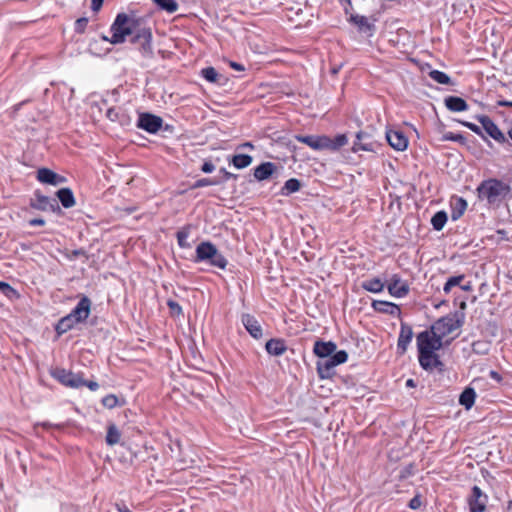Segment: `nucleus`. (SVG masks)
I'll return each instance as SVG.
<instances>
[{
	"label": "nucleus",
	"mask_w": 512,
	"mask_h": 512,
	"mask_svg": "<svg viewBox=\"0 0 512 512\" xmlns=\"http://www.w3.org/2000/svg\"><path fill=\"white\" fill-rule=\"evenodd\" d=\"M162 119L158 116L143 113L139 116L137 126L149 133H156L162 126Z\"/></svg>",
	"instance_id": "9d476101"
},
{
	"label": "nucleus",
	"mask_w": 512,
	"mask_h": 512,
	"mask_svg": "<svg viewBox=\"0 0 512 512\" xmlns=\"http://www.w3.org/2000/svg\"><path fill=\"white\" fill-rule=\"evenodd\" d=\"M462 124L469 128L470 130H472L473 132H475L476 134H481V129L477 125L470 122H462Z\"/></svg>",
	"instance_id": "49530a36"
},
{
	"label": "nucleus",
	"mask_w": 512,
	"mask_h": 512,
	"mask_svg": "<svg viewBox=\"0 0 512 512\" xmlns=\"http://www.w3.org/2000/svg\"><path fill=\"white\" fill-rule=\"evenodd\" d=\"M91 301L83 297L77 306L71 311L70 315L78 322L86 320L90 314Z\"/></svg>",
	"instance_id": "2eb2a0df"
},
{
	"label": "nucleus",
	"mask_w": 512,
	"mask_h": 512,
	"mask_svg": "<svg viewBox=\"0 0 512 512\" xmlns=\"http://www.w3.org/2000/svg\"><path fill=\"white\" fill-rule=\"evenodd\" d=\"M85 252L82 249L72 251L70 258H76L80 255H84Z\"/></svg>",
	"instance_id": "6e6d98bb"
},
{
	"label": "nucleus",
	"mask_w": 512,
	"mask_h": 512,
	"mask_svg": "<svg viewBox=\"0 0 512 512\" xmlns=\"http://www.w3.org/2000/svg\"><path fill=\"white\" fill-rule=\"evenodd\" d=\"M421 506V500L418 496H415L410 500L409 507L412 509H417Z\"/></svg>",
	"instance_id": "de8ad7c7"
},
{
	"label": "nucleus",
	"mask_w": 512,
	"mask_h": 512,
	"mask_svg": "<svg viewBox=\"0 0 512 512\" xmlns=\"http://www.w3.org/2000/svg\"><path fill=\"white\" fill-rule=\"evenodd\" d=\"M446 222L447 214L444 211L437 212L431 219L432 226L437 231L442 230Z\"/></svg>",
	"instance_id": "72a5a7b5"
},
{
	"label": "nucleus",
	"mask_w": 512,
	"mask_h": 512,
	"mask_svg": "<svg viewBox=\"0 0 512 512\" xmlns=\"http://www.w3.org/2000/svg\"><path fill=\"white\" fill-rule=\"evenodd\" d=\"M51 375L63 385L71 388H80L84 383V379L80 374L73 373L63 368L53 369Z\"/></svg>",
	"instance_id": "0eeeda50"
},
{
	"label": "nucleus",
	"mask_w": 512,
	"mask_h": 512,
	"mask_svg": "<svg viewBox=\"0 0 512 512\" xmlns=\"http://www.w3.org/2000/svg\"><path fill=\"white\" fill-rule=\"evenodd\" d=\"M491 378L495 379L496 381H500L501 377L496 371H490Z\"/></svg>",
	"instance_id": "052dcab7"
},
{
	"label": "nucleus",
	"mask_w": 512,
	"mask_h": 512,
	"mask_svg": "<svg viewBox=\"0 0 512 512\" xmlns=\"http://www.w3.org/2000/svg\"><path fill=\"white\" fill-rule=\"evenodd\" d=\"M443 139L462 142L464 140V137L461 134H454L452 132H448V133L444 134Z\"/></svg>",
	"instance_id": "a18cd8bd"
},
{
	"label": "nucleus",
	"mask_w": 512,
	"mask_h": 512,
	"mask_svg": "<svg viewBox=\"0 0 512 512\" xmlns=\"http://www.w3.org/2000/svg\"><path fill=\"white\" fill-rule=\"evenodd\" d=\"M120 431L117 429L115 425H110L108 427L107 436H106V442L108 445L113 446L115 444H118L120 441Z\"/></svg>",
	"instance_id": "473e14b6"
},
{
	"label": "nucleus",
	"mask_w": 512,
	"mask_h": 512,
	"mask_svg": "<svg viewBox=\"0 0 512 512\" xmlns=\"http://www.w3.org/2000/svg\"><path fill=\"white\" fill-rule=\"evenodd\" d=\"M487 503V496L482 493L478 486L472 489V495L469 499L470 512H483Z\"/></svg>",
	"instance_id": "ddd939ff"
},
{
	"label": "nucleus",
	"mask_w": 512,
	"mask_h": 512,
	"mask_svg": "<svg viewBox=\"0 0 512 512\" xmlns=\"http://www.w3.org/2000/svg\"><path fill=\"white\" fill-rule=\"evenodd\" d=\"M417 348L419 363L425 370L433 369L439 364L435 351L441 349L443 342L434 336L430 330H425L417 335Z\"/></svg>",
	"instance_id": "f257e3e1"
},
{
	"label": "nucleus",
	"mask_w": 512,
	"mask_h": 512,
	"mask_svg": "<svg viewBox=\"0 0 512 512\" xmlns=\"http://www.w3.org/2000/svg\"><path fill=\"white\" fill-rule=\"evenodd\" d=\"M142 28L134 18L119 14L111 27L112 36L109 41L112 44L123 43L127 36L131 35L133 38Z\"/></svg>",
	"instance_id": "7ed1b4c3"
},
{
	"label": "nucleus",
	"mask_w": 512,
	"mask_h": 512,
	"mask_svg": "<svg viewBox=\"0 0 512 512\" xmlns=\"http://www.w3.org/2000/svg\"><path fill=\"white\" fill-rule=\"evenodd\" d=\"M230 66L233 69L237 70V71H243L244 70V67L241 64L237 63V62H230Z\"/></svg>",
	"instance_id": "5fc2aeb1"
},
{
	"label": "nucleus",
	"mask_w": 512,
	"mask_h": 512,
	"mask_svg": "<svg viewBox=\"0 0 512 512\" xmlns=\"http://www.w3.org/2000/svg\"><path fill=\"white\" fill-rule=\"evenodd\" d=\"M357 142L353 145V151L358 152L359 150L372 151L373 145L371 142H363L367 138V134L364 132L357 133Z\"/></svg>",
	"instance_id": "c85d7f7f"
},
{
	"label": "nucleus",
	"mask_w": 512,
	"mask_h": 512,
	"mask_svg": "<svg viewBox=\"0 0 512 512\" xmlns=\"http://www.w3.org/2000/svg\"><path fill=\"white\" fill-rule=\"evenodd\" d=\"M479 121L482 124L486 133L490 137H492L495 141H497L499 143L508 142V140L506 139L504 134L501 132V130L498 128V126L488 116L479 117Z\"/></svg>",
	"instance_id": "9b49d317"
},
{
	"label": "nucleus",
	"mask_w": 512,
	"mask_h": 512,
	"mask_svg": "<svg viewBox=\"0 0 512 512\" xmlns=\"http://www.w3.org/2000/svg\"><path fill=\"white\" fill-rule=\"evenodd\" d=\"M195 262H206L219 269H225L227 260L211 242H201L196 248Z\"/></svg>",
	"instance_id": "39448f33"
},
{
	"label": "nucleus",
	"mask_w": 512,
	"mask_h": 512,
	"mask_svg": "<svg viewBox=\"0 0 512 512\" xmlns=\"http://www.w3.org/2000/svg\"><path fill=\"white\" fill-rule=\"evenodd\" d=\"M408 285L397 275H393L388 284V291L392 296L403 297L408 293Z\"/></svg>",
	"instance_id": "a211bd4d"
},
{
	"label": "nucleus",
	"mask_w": 512,
	"mask_h": 512,
	"mask_svg": "<svg viewBox=\"0 0 512 512\" xmlns=\"http://www.w3.org/2000/svg\"><path fill=\"white\" fill-rule=\"evenodd\" d=\"M458 327V322L453 317H443L431 326L430 331L443 342V339Z\"/></svg>",
	"instance_id": "6e6552de"
},
{
	"label": "nucleus",
	"mask_w": 512,
	"mask_h": 512,
	"mask_svg": "<svg viewBox=\"0 0 512 512\" xmlns=\"http://www.w3.org/2000/svg\"><path fill=\"white\" fill-rule=\"evenodd\" d=\"M57 197L65 208H71L75 205L74 195L69 188L58 190Z\"/></svg>",
	"instance_id": "393cba45"
},
{
	"label": "nucleus",
	"mask_w": 512,
	"mask_h": 512,
	"mask_svg": "<svg viewBox=\"0 0 512 512\" xmlns=\"http://www.w3.org/2000/svg\"><path fill=\"white\" fill-rule=\"evenodd\" d=\"M266 350L271 355L279 356L286 351V346L282 340L271 339L266 343Z\"/></svg>",
	"instance_id": "a878e982"
},
{
	"label": "nucleus",
	"mask_w": 512,
	"mask_h": 512,
	"mask_svg": "<svg viewBox=\"0 0 512 512\" xmlns=\"http://www.w3.org/2000/svg\"><path fill=\"white\" fill-rule=\"evenodd\" d=\"M88 23V19L87 18H79L76 22H75V30L79 33H83L85 28H86V25Z\"/></svg>",
	"instance_id": "37998d69"
},
{
	"label": "nucleus",
	"mask_w": 512,
	"mask_h": 512,
	"mask_svg": "<svg viewBox=\"0 0 512 512\" xmlns=\"http://www.w3.org/2000/svg\"><path fill=\"white\" fill-rule=\"evenodd\" d=\"M406 386H407V387H411V388L415 387V382H414V380H413V379H408V380L406 381Z\"/></svg>",
	"instance_id": "680f3d73"
},
{
	"label": "nucleus",
	"mask_w": 512,
	"mask_h": 512,
	"mask_svg": "<svg viewBox=\"0 0 512 512\" xmlns=\"http://www.w3.org/2000/svg\"><path fill=\"white\" fill-rule=\"evenodd\" d=\"M386 139L389 145L397 151H404L408 147L407 137L399 130H387Z\"/></svg>",
	"instance_id": "f8f14e48"
},
{
	"label": "nucleus",
	"mask_w": 512,
	"mask_h": 512,
	"mask_svg": "<svg viewBox=\"0 0 512 512\" xmlns=\"http://www.w3.org/2000/svg\"><path fill=\"white\" fill-rule=\"evenodd\" d=\"M37 179L45 184L58 186L66 181L65 177L53 172L48 168H41L37 171Z\"/></svg>",
	"instance_id": "4468645a"
},
{
	"label": "nucleus",
	"mask_w": 512,
	"mask_h": 512,
	"mask_svg": "<svg viewBox=\"0 0 512 512\" xmlns=\"http://www.w3.org/2000/svg\"><path fill=\"white\" fill-rule=\"evenodd\" d=\"M29 224L31 226H42L45 224V221H44V219H41V218H35V219L30 220Z\"/></svg>",
	"instance_id": "603ef678"
},
{
	"label": "nucleus",
	"mask_w": 512,
	"mask_h": 512,
	"mask_svg": "<svg viewBox=\"0 0 512 512\" xmlns=\"http://www.w3.org/2000/svg\"><path fill=\"white\" fill-rule=\"evenodd\" d=\"M348 354L344 350L337 351L333 356L322 358L317 362V371L321 378L332 376L333 369L347 361Z\"/></svg>",
	"instance_id": "423d86ee"
},
{
	"label": "nucleus",
	"mask_w": 512,
	"mask_h": 512,
	"mask_svg": "<svg viewBox=\"0 0 512 512\" xmlns=\"http://www.w3.org/2000/svg\"><path fill=\"white\" fill-rule=\"evenodd\" d=\"M347 6L345 7V12L348 14L349 9L352 8L351 0H346Z\"/></svg>",
	"instance_id": "e2e57ef3"
},
{
	"label": "nucleus",
	"mask_w": 512,
	"mask_h": 512,
	"mask_svg": "<svg viewBox=\"0 0 512 512\" xmlns=\"http://www.w3.org/2000/svg\"><path fill=\"white\" fill-rule=\"evenodd\" d=\"M242 323L252 337L255 339L262 337V328L255 317L250 314H244L242 316Z\"/></svg>",
	"instance_id": "6ab92c4d"
},
{
	"label": "nucleus",
	"mask_w": 512,
	"mask_h": 512,
	"mask_svg": "<svg viewBox=\"0 0 512 512\" xmlns=\"http://www.w3.org/2000/svg\"><path fill=\"white\" fill-rule=\"evenodd\" d=\"M152 34L150 29L142 28L139 29V32L131 39V41L135 44H139L140 52L145 58H151L153 55V50L151 46Z\"/></svg>",
	"instance_id": "1a4fd4ad"
},
{
	"label": "nucleus",
	"mask_w": 512,
	"mask_h": 512,
	"mask_svg": "<svg viewBox=\"0 0 512 512\" xmlns=\"http://www.w3.org/2000/svg\"><path fill=\"white\" fill-rule=\"evenodd\" d=\"M118 403V398L115 395H107L102 399V404L111 409L114 408Z\"/></svg>",
	"instance_id": "79ce46f5"
},
{
	"label": "nucleus",
	"mask_w": 512,
	"mask_h": 512,
	"mask_svg": "<svg viewBox=\"0 0 512 512\" xmlns=\"http://www.w3.org/2000/svg\"><path fill=\"white\" fill-rule=\"evenodd\" d=\"M215 169V166L211 163V162H205L203 165H202V168L201 170L204 172V173H211L213 172Z\"/></svg>",
	"instance_id": "09e8293b"
},
{
	"label": "nucleus",
	"mask_w": 512,
	"mask_h": 512,
	"mask_svg": "<svg viewBox=\"0 0 512 512\" xmlns=\"http://www.w3.org/2000/svg\"><path fill=\"white\" fill-rule=\"evenodd\" d=\"M373 308L376 311L387 313L390 315H398L400 313V308L391 302L387 301H374L372 304Z\"/></svg>",
	"instance_id": "5701e85b"
},
{
	"label": "nucleus",
	"mask_w": 512,
	"mask_h": 512,
	"mask_svg": "<svg viewBox=\"0 0 512 512\" xmlns=\"http://www.w3.org/2000/svg\"><path fill=\"white\" fill-rule=\"evenodd\" d=\"M362 287L373 293L381 292L384 288V284L378 278L368 279L362 283Z\"/></svg>",
	"instance_id": "7c9ffc66"
},
{
	"label": "nucleus",
	"mask_w": 512,
	"mask_h": 512,
	"mask_svg": "<svg viewBox=\"0 0 512 512\" xmlns=\"http://www.w3.org/2000/svg\"><path fill=\"white\" fill-rule=\"evenodd\" d=\"M83 386H87L91 391H96L99 388V384L95 381H85Z\"/></svg>",
	"instance_id": "8fccbe9b"
},
{
	"label": "nucleus",
	"mask_w": 512,
	"mask_h": 512,
	"mask_svg": "<svg viewBox=\"0 0 512 512\" xmlns=\"http://www.w3.org/2000/svg\"><path fill=\"white\" fill-rule=\"evenodd\" d=\"M32 206L35 209L43 211H55L56 209H59L58 203L55 199H51L40 194L35 195V199L32 201Z\"/></svg>",
	"instance_id": "f3484780"
},
{
	"label": "nucleus",
	"mask_w": 512,
	"mask_h": 512,
	"mask_svg": "<svg viewBox=\"0 0 512 512\" xmlns=\"http://www.w3.org/2000/svg\"><path fill=\"white\" fill-rule=\"evenodd\" d=\"M301 187L299 180L295 178H291L285 182L284 187L282 188L283 195H289L291 193L297 192Z\"/></svg>",
	"instance_id": "f704fd0d"
},
{
	"label": "nucleus",
	"mask_w": 512,
	"mask_h": 512,
	"mask_svg": "<svg viewBox=\"0 0 512 512\" xmlns=\"http://www.w3.org/2000/svg\"><path fill=\"white\" fill-rule=\"evenodd\" d=\"M463 279H464L463 275L450 277L444 285V288H443L444 292L449 293L453 287L460 285V283L462 282Z\"/></svg>",
	"instance_id": "ea45409f"
},
{
	"label": "nucleus",
	"mask_w": 512,
	"mask_h": 512,
	"mask_svg": "<svg viewBox=\"0 0 512 512\" xmlns=\"http://www.w3.org/2000/svg\"><path fill=\"white\" fill-rule=\"evenodd\" d=\"M167 305L170 309V313L173 316H180L183 314L181 306L174 300L169 299Z\"/></svg>",
	"instance_id": "a19ab883"
},
{
	"label": "nucleus",
	"mask_w": 512,
	"mask_h": 512,
	"mask_svg": "<svg viewBox=\"0 0 512 512\" xmlns=\"http://www.w3.org/2000/svg\"><path fill=\"white\" fill-rule=\"evenodd\" d=\"M446 107L453 112H462L468 109L466 101L460 97L449 96L445 98Z\"/></svg>",
	"instance_id": "4be33fe9"
},
{
	"label": "nucleus",
	"mask_w": 512,
	"mask_h": 512,
	"mask_svg": "<svg viewBox=\"0 0 512 512\" xmlns=\"http://www.w3.org/2000/svg\"><path fill=\"white\" fill-rule=\"evenodd\" d=\"M476 393L472 388H466L459 397V403L466 409H470L475 401Z\"/></svg>",
	"instance_id": "cd10ccee"
},
{
	"label": "nucleus",
	"mask_w": 512,
	"mask_h": 512,
	"mask_svg": "<svg viewBox=\"0 0 512 512\" xmlns=\"http://www.w3.org/2000/svg\"><path fill=\"white\" fill-rule=\"evenodd\" d=\"M477 192L481 201H486L490 206L499 207L511 193V187L500 180L488 179L479 185Z\"/></svg>",
	"instance_id": "f03ea898"
},
{
	"label": "nucleus",
	"mask_w": 512,
	"mask_h": 512,
	"mask_svg": "<svg viewBox=\"0 0 512 512\" xmlns=\"http://www.w3.org/2000/svg\"><path fill=\"white\" fill-rule=\"evenodd\" d=\"M240 147H245V148H253V144L251 142H245L244 144H242Z\"/></svg>",
	"instance_id": "0e129e2a"
},
{
	"label": "nucleus",
	"mask_w": 512,
	"mask_h": 512,
	"mask_svg": "<svg viewBox=\"0 0 512 512\" xmlns=\"http://www.w3.org/2000/svg\"><path fill=\"white\" fill-rule=\"evenodd\" d=\"M103 1L104 0H92V3H91V8L93 11H98L102 4H103Z\"/></svg>",
	"instance_id": "3c124183"
},
{
	"label": "nucleus",
	"mask_w": 512,
	"mask_h": 512,
	"mask_svg": "<svg viewBox=\"0 0 512 512\" xmlns=\"http://www.w3.org/2000/svg\"><path fill=\"white\" fill-rule=\"evenodd\" d=\"M116 509L118 512H131L126 506H120L119 504H116Z\"/></svg>",
	"instance_id": "13d9d810"
},
{
	"label": "nucleus",
	"mask_w": 512,
	"mask_h": 512,
	"mask_svg": "<svg viewBox=\"0 0 512 512\" xmlns=\"http://www.w3.org/2000/svg\"><path fill=\"white\" fill-rule=\"evenodd\" d=\"M221 171L224 173L226 179L236 178V175L226 171L225 169H221Z\"/></svg>",
	"instance_id": "bf43d9fd"
},
{
	"label": "nucleus",
	"mask_w": 512,
	"mask_h": 512,
	"mask_svg": "<svg viewBox=\"0 0 512 512\" xmlns=\"http://www.w3.org/2000/svg\"><path fill=\"white\" fill-rule=\"evenodd\" d=\"M78 322L70 315L63 317L56 326V331L59 335L71 330Z\"/></svg>",
	"instance_id": "bb28decb"
},
{
	"label": "nucleus",
	"mask_w": 512,
	"mask_h": 512,
	"mask_svg": "<svg viewBox=\"0 0 512 512\" xmlns=\"http://www.w3.org/2000/svg\"><path fill=\"white\" fill-rule=\"evenodd\" d=\"M429 76L439 84H450V77L444 72L431 70Z\"/></svg>",
	"instance_id": "4c0bfd02"
},
{
	"label": "nucleus",
	"mask_w": 512,
	"mask_h": 512,
	"mask_svg": "<svg viewBox=\"0 0 512 512\" xmlns=\"http://www.w3.org/2000/svg\"><path fill=\"white\" fill-rule=\"evenodd\" d=\"M202 76L211 83L219 82L220 75L213 67H207L202 69Z\"/></svg>",
	"instance_id": "e433bc0d"
},
{
	"label": "nucleus",
	"mask_w": 512,
	"mask_h": 512,
	"mask_svg": "<svg viewBox=\"0 0 512 512\" xmlns=\"http://www.w3.org/2000/svg\"><path fill=\"white\" fill-rule=\"evenodd\" d=\"M498 105L504 107H512V101L499 100Z\"/></svg>",
	"instance_id": "4d7b16f0"
},
{
	"label": "nucleus",
	"mask_w": 512,
	"mask_h": 512,
	"mask_svg": "<svg viewBox=\"0 0 512 512\" xmlns=\"http://www.w3.org/2000/svg\"><path fill=\"white\" fill-rule=\"evenodd\" d=\"M339 71V68H333L332 73L336 74Z\"/></svg>",
	"instance_id": "774afa93"
},
{
	"label": "nucleus",
	"mask_w": 512,
	"mask_h": 512,
	"mask_svg": "<svg viewBox=\"0 0 512 512\" xmlns=\"http://www.w3.org/2000/svg\"><path fill=\"white\" fill-rule=\"evenodd\" d=\"M276 170L277 167L274 163L265 162L254 169V177L259 181H263L268 179Z\"/></svg>",
	"instance_id": "412c9836"
},
{
	"label": "nucleus",
	"mask_w": 512,
	"mask_h": 512,
	"mask_svg": "<svg viewBox=\"0 0 512 512\" xmlns=\"http://www.w3.org/2000/svg\"><path fill=\"white\" fill-rule=\"evenodd\" d=\"M461 288L463 290H469L470 289V285H463Z\"/></svg>",
	"instance_id": "338daca9"
},
{
	"label": "nucleus",
	"mask_w": 512,
	"mask_h": 512,
	"mask_svg": "<svg viewBox=\"0 0 512 512\" xmlns=\"http://www.w3.org/2000/svg\"><path fill=\"white\" fill-rule=\"evenodd\" d=\"M350 21L357 25L362 32L371 31L373 28V25L368 22V19L365 16L351 14Z\"/></svg>",
	"instance_id": "c756f323"
},
{
	"label": "nucleus",
	"mask_w": 512,
	"mask_h": 512,
	"mask_svg": "<svg viewBox=\"0 0 512 512\" xmlns=\"http://www.w3.org/2000/svg\"><path fill=\"white\" fill-rule=\"evenodd\" d=\"M412 337H413L412 328L409 325L402 323L399 338H398V343H397L398 350H400L401 354H404L406 352L407 347L412 340Z\"/></svg>",
	"instance_id": "aec40b11"
},
{
	"label": "nucleus",
	"mask_w": 512,
	"mask_h": 512,
	"mask_svg": "<svg viewBox=\"0 0 512 512\" xmlns=\"http://www.w3.org/2000/svg\"><path fill=\"white\" fill-rule=\"evenodd\" d=\"M337 346L332 341H316L314 343L313 351L316 356H318L320 359L327 358L330 356H333L337 351Z\"/></svg>",
	"instance_id": "dca6fc26"
},
{
	"label": "nucleus",
	"mask_w": 512,
	"mask_h": 512,
	"mask_svg": "<svg viewBox=\"0 0 512 512\" xmlns=\"http://www.w3.org/2000/svg\"><path fill=\"white\" fill-rule=\"evenodd\" d=\"M452 213L451 218L453 220L459 219L467 208V202L460 197H456L452 200Z\"/></svg>",
	"instance_id": "b1692460"
},
{
	"label": "nucleus",
	"mask_w": 512,
	"mask_h": 512,
	"mask_svg": "<svg viewBox=\"0 0 512 512\" xmlns=\"http://www.w3.org/2000/svg\"><path fill=\"white\" fill-rule=\"evenodd\" d=\"M0 290L9 299H14V298L19 297V294L17 293V291L6 282L0 281Z\"/></svg>",
	"instance_id": "58836bf2"
},
{
	"label": "nucleus",
	"mask_w": 512,
	"mask_h": 512,
	"mask_svg": "<svg viewBox=\"0 0 512 512\" xmlns=\"http://www.w3.org/2000/svg\"><path fill=\"white\" fill-rule=\"evenodd\" d=\"M231 162L237 169H243L252 163V157L246 154H238L232 157Z\"/></svg>",
	"instance_id": "2f4dec72"
},
{
	"label": "nucleus",
	"mask_w": 512,
	"mask_h": 512,
	"mask_svg": "<svg viewBox=\"0 0 512 512\" xmlns=\"http://www.w3.org/2000/svg\"><path fill=\"white\" fill-rule=\"evenodd\" d=\"M508 137L510 139V142H508V143H509L510 146H512V128L509 129V131H508Z\"/></svg>",
	"instance_id": "69168bd1"
},
{
	"label": "nucleus",
	"mask_w": 512,
	"mask_h": 512,
	"mask_svg": "<svg viewBox=\"0 0 512 512\" xmlns=\"http://www.w3.org/2000/svg\"><path fill=\"white\" fill-rule=\"evenodd\" d=\"M217 182L216 181H213L211 179H208V178H203V179H200L198 181L195 182V184L193 185V188H199V187H204V186H209V185H216Z\"/></svg>",
	"instance_id": "c03bdc74"
},
{
	"label": "nucleus",
	"mask_w": 512,
	"mask_h": 512,
	"mask_svg": "<svg viewBox=\"0 0 512 512\" xmlns=\"http://www.w3.org/2000/svg\"><path fill=\"white\" fill-rule=\"evenodd\" d=\"M187 235L184 234V233H178V243L181 247H184L185 246V239H186Z\"/></svg>",
	"instance_id": "864d4df0"
},
{
	"label": "nucleus",
	"mask_w": 512,
	"mask_h": 512,
	"mask_svg": "<svg viewBox=\"0 0 512 512\" xmlns=\"http://www.w3.org/2000/svg\"><path fill=\"white\" fill-rule=\"evenodd\" d=\"M297 141L308 145L313 150H330L336 151L339 148L343 147L347 144L348 139L345 134L337 135L334 138H330L327 136H317V135H308L302 136L298 135L295 137Z\"/></svg>",
	"instance_id": "20e7f679"
},
{
	"label": "nucleus",
	"mask_w": 512,
	"mask_h": 512,
	"mask_svg": "<svg viewBox=\"0 0 512 512\" xmlns=\"http://www.w3.org/2000/svg\"><path fill=\"white\" fill-rule=\"evenodd\" d=\"M154 2L162 9L169 13L177 11L178 4L175 0H154Z\"/></svg>",
	"instance_id": "c9c22d12"
}]
</instances>
